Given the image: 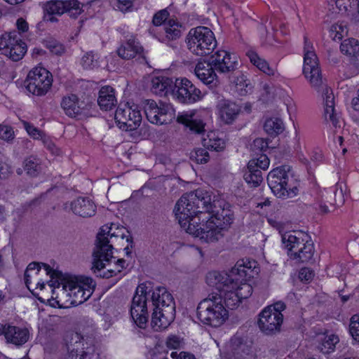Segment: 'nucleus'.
<instances>
[{
  "label": "nucleus",
  "mask_w": 359,
  "mask_h": 359,
  "mask_svg": "<svg viewBox=\"0 0 359 359\" xmlns=\"http://www.w3.org/2000/svg\"><path fill=\"white\" fill-rule=\"evenodd\" d=\"M147 289L144 285L137 287L131 303L130 316L137 326L144 329L149 320L147 301L150 298L154 306L151 324L155 331H161L167 328L174 320L175 304L165 287H158L151 294Z\"/></svg>",
  "instance_id": "obj_1"
},
{
  "label": "nucleus",
  "mask_w": 359,
  "mask_h": 359,
  "mask_svg": "<svg viewBox=\"0 0 359 359\" xmlns=\"http://www.w3.org/2000/svg\"><path fill=\"white\" fill-rule=\"evenodd\" d=\"M109 237H121L126 238L127 242L132 243V236L129 231L123 226L118 227L116 224H112L110 227L107 226H102L98 232L95 241V247L93 252V273L99 277L109 278L121 273L124 269L125 260L119 259L115 264V269H108L102 273L106 264L113 258V245L109 243Z\"/></svg>",
  "instance_id": "obj_2"
},
{
  "label": "nucleus",
  "mask_w": 359,
  "mask_h": 359,
  "mask_svg": "<svg viewBox=\"0 0 359 359\" xmlns=\"http://www.w3.org/2000/svg\"><path fill=\"white\" fill-rule=\"evenodd\" d=\"M230 208L224 201L212 202L210 195L203 190H196L184 194L177 202L174 212L181 226H186L193 219L201 221L222 208Z\"/></svg>",
  "instance_id": "obj_3"
},
{
  "label": "nucleus",
  "mask_w": 359,
  "mask_h": 359,
  "mask_svg": "<svg viewBox=\"0 0 359 359\" xmlns=\"http://www.w3.org/2000/svg\"><path fill=\"white\" fill-rule=\"evenodd\" d=\"M55 283L57 285L52 289V298L59 306L83 303L90 297L96 285L94 280L87 276H65Z\"/></svg>",
  "instance_id": "obj_4"
},
{
  "label": "nucleus",
  "mask_w": 359,
  "mask_h": 359,
  "mask_svg": "<svg viewBox=\"0 0 359 359\" xmlns=\"http://www.w3.org/2000/svg\"><path fill=\"white\" fill-rule=\"evenodd\" d=\"M233 221V213L230 208H222L221 211L209 217H203L201 221L193 219L186 226H182L188 233L198 237L205 243H215L223 236V231Z\"/></svg>",
  "instance_id": "obj_5"
},
{
  "label": "nucleus",
  "mask_w": 359,
  "mask_h": 359,
  "mask_svg": "<svg viewBox=\"0 0 359 359\" xmlns=\"http://www.w3.org/2000/svg\"><path fill=\"white\" fill-rule=\"evenodd\" d=\"M228 311L222 304V294L212 292L197 307V316L204 324L219 327L228 318Z\"/></svg>",
  "instance_id": "obj_6"
},
{
  "label": "nucleus",
  "mask_w": 359,
  "mask_h": 359,
  "mask_svg": "<svg viewBox=\"0 0 359 359\" xmlns=\"http://www.w3.org/2000/svg\"><path fill=\"white\" fill-rule=\"evenodd\" d=\"M282 242L288 250V256L298 262H308L314 255V245L309 236L301 231L286 232Z\"/></svg>",
  "instance_id": "obj_7"
},
{
  "label": "nucleus",
  "mask_w": 359,
  "mask_h": 359,
  "mask_svg": "<svg viewBox=\"0 0 359 359\" xmlns=\"http://www.w3.org/2000/svg\"><path fill=\"white\" fill-rule=\"evenodd\" d=\"M292 181L290 166L286 165L273 169L267 176L270 189L278 198L292 197L297 194V188L292 186Z\"/></svg>",
  "instance_id": "obj_8"
},
{
  "label": "nucleus",
  "mask_w": 359,
  "mask_h": 359,
  "mask_svg": "<svg viewBox=\"0 0 359 359\" xmlns=\"http://www.w3.org/2000/svg\"><path fill=\"white\" fill-rule=\"evenodd\" d=\"M186 41L189 50L198 56L210 54L217 45L213 32L209 28L202 26L191 29Z\"/></svg>",
  "instance_id": "obj_9"
},
{
  "label": "nucleus",
  "mask_w": 359,
  "mask_h": 359,
  "mask_svg": "<svg viewBox=\"0 0 359 359\" xmlns=\"http://www.w3.org/2000/svg\"><path fill=\"white\" fill-rule=\"evenodd\" d=\"M68 354L66 359H90L94 352L93 341L78 332H71L67 338Z\"/></svg>",
  "instance_id": "obj_10"
},
{
  "label": "nucleus",
  "mask_w": 359,
  "mask_h": 359,
  "mask_svg": "<svg viewBox=\"0 0 359 359\" xmlns=\"http://www.w3.org/2000/svg\"><path fill=\"white\" fill-rule=\"evenodd\" d=\"M303 72L311 86L316 90L323 84L321 70L318 66V58L312 50V46L304 37V57Z\"/></svg>",
  "instance_id": "obj_11"
},
{
  "label": "nucleus",
  "mask_w": 359,
  "mask_h": 359,
  "mask_svg": "<svg viewBox=\"0 0 359 359\" xmlns=\"http://www.w3.org/2000/svg\"><path fill=\"white\" fill-rule=\"evenodd\" d=\"M52 82V74L41 67L32 69L25 81L27 90L37 96L46 95L50 88Z\"/></svg>",
  "instance_id": "obj_12"
},
{
  "label": "nucleus",
  "mask_w": 359,
  "mask_h": 359,
  "mask_svg": "<svg viewBox=\"0 0 359 359\" xmlns=\"http://www.w3.org/2000/svg\"><path fill=\"white\" fill-rule=\"evenodd\" d=\"M144 108L147 120L153 124H166L175 118V110L169 104L148 100Z\"/></svg>",
  "instance_id": "obj_13"
},
{
  "label": "nucleus",
  "mask_w": 359,
  "mask_h": 359,
  "mask_svg": "<svg viewBox=\"0 0 359 359\" xmlns=\"http://www.w3.org/2000/svg\"><path fill=\"white\" fill-rule=\"evenodd\" d=\"M114 118L118 127L124 130L137 129L142 121V115L137 106L130 105L128 103L117 108Z\"/></svg>",
  "instance_id": "obj_14"
},
{
  "label": "nucleus",
  "mask_w": 359,
  "mask_h": 359,
  "mask_svg": "<svg viewBox=\"0 0 359 359\" xmlns=\"http://www.w3.org/2000/svg\"><path fill=\"white\" fill-rule=\"evenodd\" d=\"M27 52V45L15 34L5 33L0 36V53L17 62Z\"/></svg>",
  "instance_id": "obj_15"
},
{
  "label": "nucleus",
  "mask_w": 359,
  "mask_h": 359,
  "mask_svg": "<svg viewBox=\"0 0 359 359\" xmlns=\"http://www.w3.org/2000/svg\"><path fill=\"white\" fill-rule=\"evenodd\" d=\"M172 95L176 100L183 104H192L202 97L201 91L186 78L175 79Z\"/></svg>",
  "instance_id": "obj_16"
},
{
  "label": "nucleus",
  "mask_w": 359,
  "mask_h": 359,
  "mask_svg": "<svg viewBox=\"0 0 359 359\" xmlns=\"http://www.w3.org/2000/svg\"><path fill=\"white\" fill-rule=\"evenodd\" d=\"M44 11L48 15H59L67 13L70 17L76 18L82 9L78 0H51L44 5Z\"/></svg>",
  "instance_id": "obj_17"
},
{
  "label": "nucleus",
  "mask_w": 359,
  "mask_h": 359,
  "mask_svg": "<svg viewBox=\"0 0 359 359\" xmlns=\"http://www.w3.org/2000/svg\"><path fill=\"white\" fill-rule=\"evenodd\" d=\"M239 278L236 276H233L231 271L230 273L224 271H212L206 275L207 284L218 290V294L229 289H234L237 286V282Z\"/></svg>",
  "instance_id": "obj_18"
},
{
  "label": "nucleus",
  "mask_w": 359,
  "mask_h": 359,
  "mask_svg": "<svg viewBox=\"0 0 359 359\" xmlns=\"http://www.w3.org/2000/svg\"><path fill=\"white\" fill-rule=\"evenodd\" d=\"M264 309L259 314L258 325L262 332L267 335L274 334L280 331L283 316L280 312Z\"/></svg>",
  "instance_id": "obj_19"
},
{
  "label": "nucleus",
  "mask_w": 359,
  "mask_h": 359,
  "mask_svg": "<svg viewBox=\"0 0 359 359\" xmlns=\"http://www.w3.org/2000/svg\"><path fill=\"white\" fill-rule=\"evenodd\" d=\"M212 64L221 73L233 72L239 66L237 56L223 50H218L212 56Z\"/></svg>",
  "instance_id": "obj_20"
},
{
  "label": "nucleus",
  "mask_w": 359,
  "mask_h": 359,
  "mask_svg": "<svg viewBox=\"0 0 359 359\" xmlns=\"http://www.w3.org/2000/svg\"><path fill=\"white\" fill-rule=\"evenodd\" d=\"M142 52L143 48L133 36L127 39L126 43H122L117 49V54L122 59L130 60L138 55V60L141 63L145 61Z\"/></svg>",
  "instance_id": "obj_21"
},
{
  "label": "nucleus",
  "mask_w": 359,
  "mask_h": 359,
  "mask_svg": "<svg viewBox=\"0 0 359 359\" xmlns=\"http://www.w3.org/2000/svg\"><path fill=\"white\" fill-rule=\"evenodd\" d=\"M71 209L73 212L82 217H90L96 212V205L88 198L79 197L72 202Z\"/></svg>",
  "instance_id": "obj_22"
},
{
  "label": "nucleus",
  "mask_w": 359,
  "mask_h": 359,
  "mask_svg": "<svg viewBox=\"0 0 359 359\" xmlns=\"http://www.w3.org/2000/svg\"><path fill=\"white\" fill-rule=\"evenodd\" d=\"M257 262L255 260H240L231 269L233 276H236L239 280H248L257 273L256 271Z\"/></svg>",
  "instance_id": "obj_23"
},
{
  "label": "nucleus",
  "mask_w": 359,
  "mask_h": 359,
  "mask_svg": "<svg viewBox=\"0 0 359 359\" xmlns=\"http://www.w3.org/2000/svg\"><path fill=\"white\" fill-rule=\"evenodd\" d=\"M316 349L323 355H330L334 352L336 345L339 342L338 335L325 332L317 336Z\"/></svg>",
  "instance_id": "obj_24"
},
{
  "label": "nucleus",
  "mask_w": 359,
  "mask_h": 359,
  "mask_svg": "<svg viewBox=\"0 0 359 359\" xmlns=\"http://www.w3.org/2000/svg\"><path fill=\"white\" fill-rule=\"evenodd\" d=\"M97 103L102 110H111L117 104L115 90L109 86H102L99 90Z\"/></svg>",
  "instance_id": "obj_25"
},
{
  "label": "nucleus",
  "mask_w": 359,
  "mask_h": 359,
  "mask_svg": "<svg viewBox=\"0 0 359 359\" xmlns=\"http://www.w3.org/2000/svg\"><path fill=\"white\" fill-rule=\"evenodd\" d=\"M194 111H187L179 114L177 117V121L188 127L191 131L196 133L201 134L205 131L204 123L195 117Z\"/></svg>",
  "instance_id": "obj_26"
},
{
  "label": "nucleus",
  "mask_w": 359,
  "mask_h": 359,
  "mask_svg": "<svg viewBox=\"0 0 359 359\" xmlns=\"http://www.w3.org/2000/svg\"><path fill=\"white\" fill-rule=\"evenodd\" d=\"M83 102L74 94L65 96L61 102V107L65 114L70 117H76L82 112Z\"/></svg>",
  "instance_id": "obj_27"
},
{
  "label": "nucleus",
  "mask_w": 359,
  "mask_h": 359,
  "mask_svg": "<svg viewBox=\"0 0 359 359\" xmlns=\"http://www.w3.org/2000/svg\"><path fill=\"white\" fill-rule=\"evenodd\" d=\"M4 336L8 342L20 346L27 342L29 338V332L27 329L8 325L4 332Z\"/></svg>",
  "instance_id": "obj_28"
},
{
  "label": "nucleus",
  "mask_w": 359,
  "mask_h": 359,
  "mask_svg": "<svg viewBox=\"0 0 359 359\" xmlns=\"http://www.w3.org/2000/svg\"><path fill=\"white\" fill-rule=\"evenodd\" d=\"M215 67L212 62H199L195 67V74L205 84L212 83L216 79Z\"/></svg>",
  "instance_id": "obj_29"
},
{
  "label": "nucleus",
  "mask_w": 359,
  "mask_h": 359,
  "mask_svg": "<svg viewBox=\"0 0 359 359\" xmlns=\"http://www.w3.org/2000/svg\"><path fill=\"white\" fill-rule=\"evenodd\" d=\"M325 118L326 121H330L334 127H340L339 118L335 114L334 95L332 92L330 93L328 88L325 89Z\"/></svg>",
  "instance_id": "obj_30"
},
{
  "label": "nucleus",
  "mask_w": 359,
  "mask_h": 359,
  "mask_svg": "<svg viewBox=\"0 0 359 359\" xmlns=\"http://www.w3.org/2000/svg\"><path fill=\"white\" fill-rule=\"evenodd\" d=\"M181 25L173 19L169 20L164 24V33L156 36L159 41H173L179 39L181 36Z\"/></svg>",
  "instance_id": "obj_31"
},
{
  "label": "nucleus",
  "mask_w": 359,
  "mask_h": 359,
  "mask_svg": "<svg viewBox=\"0 0 359 359\" xmlns=\"http://www.w3.org/2000/svg\"><path fill=\"white\" fill-rule=\"evenodd\" d=\"M175 81L165 76L155 77L151 81V91L158 95H166L168 92L172 94Z\"/></svg>",
  "instance_id": "obj_32"
},
{
  "label": "nucleus",
  "mask_w": 359,
  "mask_h": 359,
  "mask_svg": "<svg viewBox=\"0 0 359 359\" xmlns=\"http://www.w3.org/2000/svg\"><path fill=\"white\" fill-rule=\"evenodd\" d=\"M41 271V264L39 262H33L29 264L25 272V283L29 290H30V285L34 282L38 287L40 286L41 289L44 287V283L41 282L37 278L38 275Z\"/></svg>",
  "instance_id": "obj_33"
},
{
  "label": "nucleus",
  "mask_w": 359,
  "mask_h": 359,
  "mask_svg": "<svg viewBox=\"0 0 359 359\" xmlns=\"http://www.w3.org/2000/svg\"><path fill=\"white\" fill-rule=\"evenodd\" d=\"M241 111L240 107L234 102H224L219 107V116L226 123H231Z\"/></svg>",
  "instance_id": "obj_34"
},
{
  "label": "nucleus",
  "mask_w": 359,
  "mask_h": 359,
  "mask_svg": "<svg viewBox=\"0 0 359 359\" xmlns=\"http://www.w3.org/2000/svg\"><path fill=\"white\" fill-rule=\"evenodd\" d=\"M231 81L235 85L236 90L240 95H245L251 90L250 82L246 76L241 72H237L231 78Z\"/></svg>",
  "instance_id": "obj_35"
},
{
  "label": "nucleus",
  "mask_w": 359,
  "mask_h": 359,
  "mask_svg": "<svg viewBox=\"0 0 359 359\" xmlns=\"http://www.w3.org/2000/svg\"><path fill=\"white\" fill-rule=\"evenodd\" d=\"M246 55L249 58L251 63L256 66L259 70L262 71L267 75H273L274 70L269 67L268 62L259 57L257 53L253 50H248L246 52Z\"/></svg>",
  "instance_id": "obj_36"
},
{
  "label": "nucleus",
  "mask_w": 359,
  "mask_h": 359,
  "mask_svg": "<svg viewBox=\"0 0 359 359\" xmlns=\"http://www.w3.org/2000/svg\"><path fill=\"white\" fill-rule=\"evenodd\" d=\"M264 130L271 135L281 133L284 130L283 123L278 118H270L266 120L264 124Z\"/></svg>",
  "instance_id": "obj_37"
},
{
  "label": "nucleus",
  "mask_w": 359,
  "mask_h": 359,
  "mask_svg": "<svg viewBox=\"0 0 359 359\" xmlns=\"http://www.w3.org/2000/svg\"><path fill=\"white\" fill-rule=\"evenodd\" d=\"M241 302V300L236 292H234V289H229L228 290L223 292L222 304L227 311L228 309L232 310L235 309Z\"/></svg>",
  "instance_id": "obj_38"
},
{
  "label": "nucleus",
  "mask_w": 359,
  "mask_h": 359,
  "mask_svg": "<svg viewBox=\"0 0 359 359\" xmlns=\"http://www.w3.org/2000/svg\"><path fill=\"white\" fill-rule=\"evenodd\" d=\"M243 177L245 181L251 187H257L263 182L262 173L259 169H250L248 168Z\"/></svg>",
  "instance_id": "obj_39"
},
{
  "label": "nucleus",
  "mask_w": 359,
  "mask_h": 359,
  "mask_svg": "<svg viewBox=\"0 0 359 359\" xmlns=\"http://www.w3.org/2000/svg\"><path fill=\"white\" fill-rule=\"evenodd\" d=\"M341 53L354 58L359 51V42L355 39H345L340 46Z\"/></svg>",
  "instance_id": "obj_40"
},
{
  "label": "nucleus",
  "mask_w": 359,
  "mask_h": 359,
  "mask_svg": "<svg viewBox=\"0 0 359 359\" xmlns=\"http://www.w3.org/2000/svg\"><path fill=\"white\" fill-rule=\"evenodd\" d=\"M208 139L203 138L202 143L203 147L208 149H212L216 151H222L225 147V142L221 138H215V134L208 135Z\"/></svg>",
  "instance_id": "obj_41"
},
{
  "label": "nucleus",
  "mask_w": 359,
  "mask_h": 359,
  "mask_svg": "<svg viewBox=\"0 0 359 359\" xmlns=\"http://www.w3.org/2000/svg\"><path fill=\"white\" fill-rule=\"evenodd\" d=\"M41 169L39 159L31 156L25 160L24 170L28 175L35 177L39 173Z\"/></svg>",
  "instance_id": "obj_42"
},
{
  "label": "nucleus",
  "mask_w": 359,
  "mask_h": 359,
  "mask_svg": "<svg viewBox=\"0 0 359 359\" xmlns=\"http://www.w3.org/2000/svg\"><path fill=\"white\" fill-rule=\"evenodd\" d=\"M247 280L241 279L237 282V286L234 288V292L241 300L248 298L252 293V287L250 284L246 283Z\"/></svg>",
  "instance_id": "obj_43"
},
{
  "label": "nucleus",
  "mask_w": 359,
  "mask_h": 359,
  "mask_svg": "<svg viewBox=\"0 0 359 359\" xmlns=\"http://www.w3.org/2000/svg\"><path fill=\"white\" fill-rule=\"evenodd\" d=\"M81 65L85 69H93L99 67V57L93 52L87 53L81 59Z\"/></svg>",
  "instance_id": "obj_44"
},
{
  "label": "nucleus",
  "mask_w": 359,
  "mask_h": 359,
  "mask_svg": "<svg viewBox=\"0 0 359 359\" xmlns=\"http://www.w3.org/2000/svg\"><path fill=\"white\" fill-rule=\"evenodd\" d=\"M209 154L206 149L198 148L190 154V158L197 163H206L209 160Z\"/></svg>",
  "instance_id": "obj_45"
},
{
  "label": "nucleus",
  "mask_w": 359,
  "mask_h": 359,
  "mask_svg": "<svg viewBox=\"0 0 359 359\" xmlns=\"http://www.w3.org/2000/svg\"><path fill=\"white\" fill-rule=\"evenodd\" d=\"M269 159L266 155H261L256 159H252L249 161L248 168L250 169H258V168L266 170L269 168Z\"/></svg>",
  "instance_id": "obj_46"
},
{
  "label": "nucleus",
  "mask_w": 359,
  "mask_h": 359,
  "mask_svg": "<svg viewBox=\"0 0 359 359\" xmlns=\"http://www.w3.org/2000/svg\"><path fill=\"white\" fill-rule=\"evenodd\" d=\"M45 46L51 53L57 55H62L65 51V46L56 40H46Z\"/></svg>",
  "instance_id": "obj_47"
},
{
  "label": "nucleus",
  "mask_w": 359,
  "mask_h": 359,
  "mask_svg": "<svg viewBox=\"0 0 359 359\" xmlns=\"http://www.w3.org/2000/svg\"><path fill=\"white\" fill-rule=\"evenodd\" d=\"M349 332L353 339L359 342V315H353L351 318Z\"/></svg>",
  "instance_id": "obj_48"
},
{
  "label": "nucleus",
  "mask_w": 359,
  "mask_h": 359,
  "mask_svg": "<svg viewBox=\"0 0 359 359\" xmlns=\"http://www.w3.org/2000/svg\"><path fill=\"white\" fill-rule=\"evenodd\" d=\"M39 263L41 264V268L43 267L46 274L50 276V277L52 278V284L50 286L54 288V286L57 285V283H55V281L59 280L60 278L64 277L65 276L61 275L59 276L57 273L53 270V268H51L48 264L42 262Z\"/></svg>",
  "instance_id": "obj_49"
},
{
  "label": "nucleus",
  "mask_w": 359,
  "mask_h": 359,
  "mask_svg": "<svg viewBox=\"0 0 359 359\" xmlns=\"http://www.w3.org/2000/svg\"><path fill=\"white\" fill-rule=\"evenodd\" d=\"M168 16L169 13L166 9L161 10L154 15L152 22L154 26H160L168 19Z\"/></svg>",
  "instance_id": "obj_50"
},
{
  "label": "nucleus",
  "mask_w": 359,
  "mask_h": 359,
  "mask_svg": "<svg viewBox=\"0 0 359 359\" xmlns=\"http://www.w3.org/2000/svg\"><path fill=\"white\" fill-rule=\"evenodd\" d=\"M330 32L334 39H341L344 34L346 33V29L341 25L335 24L332 25Z\"/></svg>",
  "instance_id": "obj_51"
},
{
  "label": "nucleus",
  "mask_w": 359,
  "mask_h": 359,
  "mask_svg": "<svg viewBox=\"0 0 359 359\" xmlns=\"http://www.w3.org/2000/svg\"><path fill=\"white\" fill-rule=\"evenodd\" d=\"M14 137V132L8 126L0 125V138L9 142Z\"/></svg>",
  "instance_id": "obj_52"
},
{
  "label": "nucleus",
  "mask_w": 359,
  "mask_h": 359,
  "mask_svg": "<svg viewBox=\"0 0 359 359\" xmlns=\"http://www.w3.org/2000/svg\"><path fill=\"white\" fill-rule=\"evenodd\" d=\"M23 125L28 134L34 139H39L41 137V131L33 125L26 121L23 122Z\"/></svg>",
  "instance_id": "obj_53"
},
{
  "label": "nucleus",
  "mask_w": 359,
  "mask_h": 359,
  "mask_svg": "<svg viewBox=\"0 0 359 359\" xmlns=\"http://www.w3.org/2000/svg\"><path fill=\"white\" fill-rule=\"evenodd\" d=\"M181 344L180 339L175 335H172L167 339L166 345L168 348L177 349L180 348Z\"/></svg>",
  "instance_id": "obj_54"
},
{
  "label": "nucleus",
  "mask_w": 359,
  "mask_h": 359,
  "mask_svg": "<svg viewBox=\"0 0 359 359\" xmlns=\"http://www.w3.org/2000/svg\"><path fill=\"white\" fill-rule=\"evenodd\" d=\"M11 173V169L8 164L0 161V179H6Z\"/></svg>",
  "instance_id": "obj_55"
},
{
  "label": "nucleus",
  "mask_w": 359,
  "mask_h": 359,
  "mask_svg": "<svg viewBox=\"0 0 359 359\" xmlns=\"http://www.w3.org/2000/svg\"><path fill=\"white\" fill-rule=\"evenodd\" d=\"M299 277L301 280L309 281L313 277V272L309 268H303L300 270Z\"/></svg>",
  "instance_id": "obj_56"
},
{
  "label": "nucleus",
  "mask_w": 359,
  "mask_h": 359,
  "mask_svg": "<svg viewBox=\"0 0 359 359\" xmlns=\"http://www.w3.org/2000/svg\"><path fill=\"white\" fill-rule=\"evenodd\" d=\"M133 1L134 0H117V7L123 12L127 11L132 7Z\"/></svg>",
  "instance_id": "obj_57"
},
{
  "label": "nucleus",
  "mask_w": 359,
  "mask_h": 359,
  "mask_svg": "<svg viewBox=\"0 0 359 359\" xmlns=\"http://www.w3.org/2000/svg\"><path fill=\"white\" fill-rule=\"evenodd\" d=\"M253 147L259 151H264L268 147V142L263 138H257L253 142Z\"/></svg>",
  "instance_id": "obj_58"
},
{
  "label": "nucleus",
  "mask_w": 359,
  "mask_h": 359,
  "mask_svg": "<svg viewBox=\"0 0 359 359\" xmlns=\"http://www.w3.org/2000/svg\"><path fill=\"white\" fill-rule=\"evenodd\" d=\"M16 26L18 29L21 32H25L29 29L28 23L22 18L18 19L16 22Z\"/></svg>",
  "instance_id": "obj_59"
},
{
  "label": "nucleus",
  "mask_w": 359,
  "mask_h": 359,
  "mask_svg": "<svg viewBox=\"0 0 359 359\" xmlns=\"http://www.w3.org/2000/svg\"><path fill=\"white\" fill-rule=\"evenodd\" d=\"M265 309H271L269 311H274V312L277 311V312L281 313L282 311L285 310V305L283 302H278L273 305L266 307Z\"/></svg>",
  "instance_id": "obj_60"
},
{
  "label": "nucleus",
  "mask_w": 359,
  "mask_h": 359,
  "mask_svg": "<svg viewBox=\"0 0 359 359\" xmlns=\"http://www.w3.org/2000/svg\"><path fill=\"white\" fill-rule=\"evenodd\" d=\"M335 194V203L337 206L341 205L344 202V196L342 194V189L340 188L339 191L337 189V190L334 192Z\"/></svg>",
  "instance_id": "obj_61"
},
{
  "label": "nucleus",
  "mask_w": 359,
  "mask_h": 359,
  "mask_svg": "<svg viewBox=\"0 0 359 359\" xmlns=\"http://www.w3.org/2000/svg\"><path fill=\"white\" fill-rule=\"evenodd\" d=\"M316 209L319 211V212L322 214H326L330 212V209L328 206L323 201H320L317 203V207Z\"/></svg>",
  "instance_id": "obj_62"
},
{
  "label": "nucleus",
  "mask_w": 359,
  "mask_h": 359,
  "mask_svg": "<svg viewBox=\"0 0 359 359\" xmlns=\"http://www.w3.org/2000/svg\"><path fill=\"white\" fill-rule=\"evenodd\" d=\"M150 359H168V358L165 353L154 352Z\"/></svg>",
  "instance_id": "obj_63"
},
{
  "label": "nucleus",
  "mask_w": 359,
  "mask_h": 359,
  "mask_svg": "<svg viewBox=\"0 0 359 359\" xmlns=\"http://www.w3.org/2000/svg\"><path fill=\"white\" fill-rule=\"evenodd\" d=\"M352 61L355 66V67L359 70V51L356 54V55L354 57L353 59H352Z\"/></svg>",
  "instance_id": "obj_64"
}]
</instances>
